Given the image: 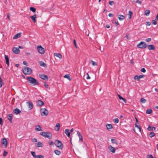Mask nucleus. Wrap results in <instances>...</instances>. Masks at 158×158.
<instances>
[{"mask_svg":"<svg viewBox=\"0 0 158 158\" xmlns=\"http://www.w3.org/2000/svg\"><path fill=\"white\" fill-rule=\"evenodd\" d=\"M13 112L15 114H18L20 113L21 111L19 109L17 108L14 110Z\"/></svg>","mask_w":158,"mask_h":158,"instance_id":"obj_18","label":"nucleus"},{"mask_svg":"<svg viewBox=\"0 0 158 158\" xmlns=\"http://www.w3.org/2000/svg\"><path fill=\"white\" fill-rule=\"evenodd\" d=\"M155 135V133L153 132H151L149 134V136L150 137H152Z\"/></svg>","mask_w":158,"mask_h":158,"instance_id":"obj_41","label":"nucleus"},{"mask_svg":"<svg viewBox=\"0 0 158 158\" xmlns=\"http://www.w3.org/2000/svg\"><path fill=\"white\" fill-rule=\"evenodd\" d=\"M118 19L120 21L123 20L125 19V17L123 15H119L118 16Z\"/></svg>","mask_w":158,"mask_h":158,"instance_id":"obj_25","label":"nucleus"},{"mask_svg":"<svg viewBox=\"0 0 158 158\" xmlns=\"http://www.w3.org/2000/svg\"><path fill=\"white\" fill-rule=\"evenodd\" d=\"M44 157L42 155H37L35 156V158H44Z\"/></svg>","mask_w":158,"mask_h":158,"instance_id":"obj_43","label":"nucleus"},{"mask_svg":"<svg viewBox=\"0 0 158 158\" xmlns=\"http://www.w3.org/2000/svg\"><path fill=\"white\" fill-rule=\"evenodd\" d=\"M144 76L143 75H140L139 76L136 75L134 77V79L138 81H139L140 80V79L141 78H143Z\"/></svg>","mask_w":158,"mask_h":158,"instance_id":"obj_10","label":"nucleus"},{"mask_svg":"<svg viewBox=\"0 0 158 158\" xmlns=\"http://www.w3.org/2000/svg\"><path fill=\"white\" fill-rule=\"evenodd\" d=\"M108 149L112 153H114L115 152V148L113 147L111 145H109L108 147Z\"/></svg>","mask_w":158,"mask_h":158,"instance_id":"obj_9","label":"nucleus"},{"mask_svg":"<svg viewBox=\"0 0 158 158\" xmlns=\"http://www.w3.org/2000/svg\"><path fill=\"white\" fill-rule=\"evenodd\" d=\"M108 16L110 17H111L113 16V14L111 13H109L108 14Z\"/></svg>","mask_w":158,"mask_h":158,"instance_id":"obj_62","label":"nucleus"},{"mask_svg":"<svg viewBox=\"0 0 158 158\" xmlns=\"http://www.w3.org/2000/svg\"><path fill=\"white\" fill-rule=\"evenodd\" d=\"M152 130H156V128L155 127H152Z\"/></svg>","mask_w":158,"mask_h":158,"instance_id":"obj_64","label":"nucleus"},{"mask_svg":"<svg viewBox=\"0 0 158 158\" xmlns=\"http://www.w3.org/2000/svg\"><path fill=\"white\" fill-rule=\"evenodd\" d=\"M152 112V110L151 109H148L146 111V113L147 114H151Z\"/></svg>","mask_w":158,"mask_h":158,"instance_id":"obj_40","label":"nucleus"},{"mask_svg":"<svg viewBox=\"0 0 158 158\" xmlns=\"http://www.w3.org/2000/svg\"><path fill=\"white\" fill-rule=\"evenodd\" d=\"M44 86L47 88H48V85L45 82H44Z\"/></svg>","mask_w":158,"mask_h":158,"instance_id":"obj_49","label":"nucleus"},{"mask_svg":"<svg viewBox=\"0 0 158 158\" xmlns=\"http://www.w3.org/2000/svg\"><path fill=\"white\" fill-rule=\"evenodd\" d=\"M5 58L6 61V63L7 64L8 67L9 65V59L8 56L5 55Z\"/></svg>","mask_w":158,"mask_h":158,"instance_id":"obj_19","label":"nucleus"},{"mask_svg":"<svg viewBox=\"0 0 158 158\" xmlns=\"http://www.w3.org/2000/svg\"><path fill=\"white\" fill-rule=\"evenodd\" d=\"M40 77L42 79L44 80H48V77L47 76L44 74L40 75Z\"/></svg>","mask_w":158,"mask_h":158,"instance_id":"obj_13","label":"nucleus"},{"mask_svg":"<svg viewBox=\"0 0 158 158\" xmlns=\"http://www.w3.org/2000/svg\"><path fill=\"white\" fill-rule=\"evenodd\" d=\"M86 75H87V77H86V79H89L90 78V77H89V74L88 73H87V74H86Z\"/></svg>","mask_w":158,"mask_h":158,"instance_id":"obj_57","label":"nucleus"},{"mask_svg":"<svg viewBox=\"0 0 158 158\" xmlns=\"http://www.w3.org/2000/svg\"><path fill=\"white\" fill-rule=\"evenodd\" d=\"M148 131H151L152 130V128H151V127L150 126H149L148 128Z\"/></svg>","mask_w":158,"mask_h":158,"instance_id":"obj_59","label":"nucleus"},{"mask_svg":"<svg viewBox=\"0 0 158 158\" xmlns=\"http://www.w3.org/2000/svg\"><path fill=\"white\" fill-rule=\"evenodd\" d=\"M21 36V33H18L16 34L13 38V39H16L19 38Z\"/></svg>","mask_w":158,"mask_h":158,"instance_id":"obj_20","label":"nucleus"},{"mask_svg":"<svg viewBox=\"0 0 158 158\" xmlns=\"http://www.w3.org/2000/svg\"><path fill=\"white\" fill-rule=\"evenodd\" d=\"M28 104V106L29 109V110H31L33 108V104L32 102H27Z\"/></svg>","mask_w":158,"mask_h":158,"instance_id":"obj_15","label":"nucleus"},{"mask_svg":"<svg viewBox=\"0 0 158 158\" xmlns=\"http://www.w3.org/2000/svg\"><path fill=\"white\" fill-rule=\"evenodd\" d=\"M151 23L150 22H147L146 23V25L147 26H150L151 25Z\"/></svg>","mask_w":158,"mask_h":158,"instance_id":"obj_54","label":"nucleus"},{"mask_svg":"<svg viewBox=\"0 0 158 158\" xmlns=\"http://www.w3.org/2000/svg\"><path fill=\"white\" fill-rule=\"evenodd\" d=\"M152 23L154 25H156L157 23V22L156 21V19L152 20Z\"/></svg>","mask_w":158,"mask_h":158,"instance_id":"obj_45","label":"nucleus"},{"mask_svg":"<svg viewBox=\"0 0 158 158\" xmlns=\"http://www.w3.org/2000/svg\"><path fill=\"white\" fill-rule=\"evenodd\" d=\"M55 144L56 146L60 149H62L63 148V144L59 140H56L55 141Z\"/></svg>","mask_w":158,"mask_h":158,"instance_id":"obj_4","label":"nucleus"},{"mask_svg":"<svg viewBox=\"0 0 158 158\" xmlns=\"http://www.w3.org/2000/svg\"><path fill=\"white\" fill-rule=\"evenodd\" d=\"M30 10L34 12L36 11V9L33 7H30Z\"/></svg>","mask_w":158,"mask_h":158,"instance_id":"obj_42","label":"nucleus"},{"mask_svg":"<svg viewBox=\"0 0 158 158\" xmlns=\"http://www.w3.org/2000/svg\"><path fill=\"white\" fill-rule=\"evenodd\" d=\"M90 63L93 66H97L98 65L96 62L92 60H91Z\"/></svg>","mask_w":158,"mask_h":158,"instance_id":"obj_33","label":"nucleus"},{"mask_svg":"<svg viewBox=\"0 0 158 158\" xmlns=\"http://www.w3.org/2000/svg\"><path fill=\"white\" fill-rule=\"evenodd\" d=\"M65 133L67 135L68 137H69L70 136V132H69V129H66L64 131Z\"/></svg>","mask_w":158,"mask_h":158,"instance_id":"obj_22","label":"nucleus"},{"mask_svg":"<svg viewBox=\"0 0 158 158\" xmlns=\"http://www.w3.org/2000/svg\"><path fill=\"white\" fill-rule=\"evenodd\" d=\"M40 134L45 138H47L49 139L52 138V134L50 132H41Z\"/></svg>","mask_w":158,"mask_h":158,"instance_id":"obj_2","label":"nucleus"},{"mask_svg":"<svg viewBox=\"0 0 158 158\" xmlns=\"http://www.w3.org/2000/svg\"><path fill=\"white\" fill-rule=\"evenodd\" d=\"M40 113L42 116H47L48 114V111L45 108H42L40 110Z\"/></svg>","mask_w":158,"mask_h":158,"instance_id":"obj_5","label":"nucleus"},{"mask_svg":"<svg viewBox=\"0 0 158 158\" xmlns=\"http://www.w3.org/2000/svg\"><path fill=\"white\" fill-rule=\"evenodd\" d=\"M2 118H0V125L2 124Z\"/></svg>","mask_w":158,"mask_h":158,"instance_id":"obj_60","label":"nucleus"},{"mask_svg":"<svg viewBox=\"0 0 158 158\" xmlns=\"http://www.w3.org/2000/svg\"><path fill=\"white\" fill-rule=\"evenodd\" d=\"M125 37L127 39H129V37L128 35H126L125 36Z\"/></svg>","mask_w":158,"mask_h":158,"instance_id":"obj_63","label":"nucleus"},{"mask_svg":"<svg viewBox=\"0 0 158 158\" xmlns=\"http://www.w3.org/2000/svg\"><path fill=\"white\" fill-rule=\"evenodd\" d=\"M150 10H146L145 11L144 15L147 16H148L149 15L150 13Z\"/></svg>","mask_w":158,"mask_h":158,"instance_id":"obj_28","label":"nucleus"},{"mask_svg":"<svg viewBox=\"0 0 158 158\" xmlns=\"http://www.w3.org/2000/svg\"><path fill=\"white\" fill-rule=\"evenodd\" d=\"M109 3L110 5L112 6L114 4V2L113 1H110L109 2Z\"/></svg>","mask_w":158,"mask_h":158,"instance_id":"obj_51","label":"nucleus"},{"mask_svg":"<svg viewBox=\"0 0 158 158\" xmlns=\"http://www.w3.org/2000/svg\"><path fill=\"white\" fill-rule=\"evenodd\" d=\"M37 145V147H43V144L41 142H38L36 143Z\"/></svg>","mask_w":158,"mask_h":158,"instance_id":"obj_34","label":"nucleus"},{"mask_svg":"<svg viewBox=\"0 0 158 158\" xmlns=\"http://www.w3.org/2000/svg\"><path fill=\"white\" fill-rule=\"evenodd\" d=\"M151 38H148L146 39L145 40L146 42H148L151 41Z\"/></svg>","mask_w":158,"mask_h":158,"instance_id":"obj_56","label":"nucleus"},{"mask_svg":"<svg viewBox=\"0 0 158 158\" xmlns=\"http://www.w3.org/2000/svg\"><path fill=\"white\" fill-rule=\"evenodd\" d=\"M148 48L149 50H155V47L153 45H149L148 46Z\"/></svg>","mask_w":158,"mask_h":158,"instance_id":"obj_26","label":"nucleus"},{"mask_svg":"<svg viewBox=\"0 0 158 158\" xmlns=\"http://www.w3.org/2000/svg\"><path fill=\"white\" fill-rule=\"evenodd\" d=\"M3 82V80L1 77H0V88L4 84Z\"/></svg>","mask_w":158,"mask_h":158,"instance_id":"obj_37","label":"nucleus"},{"mask_svg":"<svg viewBox=\"0 0 158 158\" xmlns=\"http://www.w3.org/2000/svg\"><path fill=\"white\" fill-rule=\"evenodd\" d=\"M135 127H137V128L138 129L139 131H141V127L140 126L139 124H137L135 123Z\"/></svg>","mask_w":158,"mask_h":158,"instance_id":"obj_39","label":"nucleus"},{"mask_svg":"<svg viewBox=\"0 0 158 158\" xmlns=\"http://www.w3.org/2000/svg\"><path fill=\"white\" fill-rule=\"evenodd\" d=\"M23 64L27 65V63L26 61H24L23 62Z\"/></svg>","mask_w":158,"mask_h":158,"instance_id":"obj_61","label":"nucleus"},{"mask_svg":"<svg viewBox=\"0 0 158 158\" xmlns=\"http://www.w3.org/2000/svg\"><path fill=\"white\" fill-rule=\"evenodd\" d=\"M36 15L35 14L30 17V18L32 19L34 23H35L36 22L35 18L36 17Z\"/></svg>","mask_w":158,"mask_h":158,"instance_id":"obj_21","label":"nucleus"},{"mask_svg":"<svg viewBox=\"0 0 158 158\" xmlns=\"http://www.w3.org/2000/svg\"><path fill=\"white\" fill-rule=\"evenodd\" d=\"M54 153L56 155L59 156L61 154V152L58 150H55L54 151Z\"/></svg>","mask_w":158,"mask_h":158,"instance_id":"obj_32","label":"nucleus"},{"mask_svg":"<svg viewBox=\"0 0 158 158\" xmlns=\"http://www.w3.org/2000/svg\"><path fill=\"white\" fill-rule=\"evenodd\" d=\"M7 153L8 152H7L6 151H4L3 155V156H5L7 155Z\"/></svg>","mask_w":158,"mask_h":158,"instance_id":"obj_48","label":"nucleus"},{"mask_svg":"<svg viewBox=\"0 0 158 158\" xmlns=\"http://www.w3.org/2000/svg\"><path fill=\"white\" fill-rule=\"evenodd\" d=\"M12 51L15 54H19L20 52V50L18 48L14 47Z\"/></svg>","mask_w":158,"mask_h":158,"instance_id":"obj_11","label":"nucleus"},{"mask_svg":"<svg viewBox=\"0 0 158 158\" xmlns=\"http://www.w3.org/2000/svg\"><path fill=\"white\" fill-rule=\"evenodd\" d=\"M60 124L58 123H57L55 126V129L56 131H58L60 129Z\"/></svg>","mask_w":158,"mask_h":158,"instance_id":"obj_23","label":"nucleus"},{"mask_svg":"<svg viewBox=\"0 0 158 158\" xmlns=\"http://www.w3.org/2000/svg\"><path fill=\"white\" fill-rule=\"evenodd\" d=\"M27 82L30 84L34 86L39 85V83L36 80L31 77H29L26 78Z\"/></svg>","mask_w":158,"mask_h":158,"instance_id":"obj_1","label":"nucleus"},{"mask_svg":"<svg viewBox=\"0 0 158 158\" xmlns=\"http://www.w3.org/2000/svg\"><path fill=\"white\" fill-rule=\"evenodd\" d=\"M2 145L4 148H6L7 144V140L6 138H3L2 140Z\"/></svg>","mask_w":158,"mask_h":158,"instance_id":"obj_8","label":"nucleus"},{"mask_svg":"<svg viewBox=\"0 0 158 158\" xmlns=\"http://www.w3.org/2000/svg\"><path fill=\"white\" fill-rule=\"evenodd\" d=\"M118 96L120 99L122 100L124 103H126V100L125 98H123L121 96L118 94Z\"/></svg>","mask_w":158,"mask_h":158,"instance_id":"obj_29","label":"nucleus"},{"mask_svg":"<svg viewBox=\"0 0 158 158\" xmlns=\"http://www.w3.org/2000/svg\"><path fill=\"white\" fill-rule=\"evenodd\" d=\"M39 52L41 54H43L45 51L44 49L41 45L38 46L37 47Z\"/></svg>","mask_w":158,"mask_h":158,"instance_id":"obj_7","label":"nucleus"},{"mask_svg":"<svg viewBox=\"0 0 158 158\" xmlns=\"http://www.w3.org/2000/svg\"><path fill=\"white\" fill-rule=\"evenodd\" d=\"M146 71V70L144 68H142L141 70V71L144 73H145Z\"/></svg>","mask_w":158,"mask_h":158,"instance_id":"obj_52","label":"nucleus"},{"mask_svg":"<svg viewBox=\"0 0 158 158\" xmlns=\"http://www.w3.org/2000/svg\"><path fill=\"white\" fill-rule=\"evenodd\" d=\"M32 141L33 142H37V139L36 138H33L32 139Z\"/></svg>","mask_w":158,"mask_h":158,"instance_id":"obj_53","label":"nucleus"},{"mask_svg":"<svg viewBox=\"0 0 158 158\" xmlns=\"http://www.w3.org/2000/svg\"><path fill=\"white\" fill-rule=\"evenodd\" d=\"M73 43H74V46L76 48H77V44H76V40L75 39H74L73 40Z\"/></svg>","mask_w":158,"mask_h":158,"instance_id":"obj_47","label":"nucleus"},{"mask_svg":"<svg viewBox=\"0 0 158 158\" xmlns=\"http://www.w3.org/2000/svg\"><path fill=\"white\" fill-rule=\"evenodd\" d=\"M140 102L143 103H145L147 101V100L143 98H141L140 99Z\"/></svg>","mask_w":158,"mask_h":158,"instance_id":"obj_35","label":"nucleus"},{"mask_svg":"<svg viewBox=\"0 0 158 158\" xmlns=\"http://www.w3.org/2000/svg\"><path fill=\"white\" fill-rule=\"evenodd\" d=\"M77 134L78 135L79 138V140H80L81 142H82L83 140V137L82 135H81V133H80L79 131H77Z\"/></svg>","mask_w":158,"mask_h":158,"instance_id":"obj_14","label":"nucleus"},{"mask_svg":"<svg viewBox=\"0 0 158 158\" xmlns=\"http://www.w3.org/2000/svg\"><path fill=\"white\" fill-rule=\"evenodd\" d=\"M132 15V12L131 11H129V13L128 14V18L129 19H131V15Z\"/></svg>","mask_w":158,"mask_h":158,"instance_id":"obj_38","label":"nucleus"},{"mask_svg":"<svg viewBox=\"0 0 158 158\" xmlns=\"http://www.w3.org/2000/svg\"><path fill=\"white\" fill-rule=\"evenodd\" d=\"M40 66H43L44 67H46V64H45L44 62L41 61L40 62Z\"/></svg>","mask_w":158,"mask_h":158,"instance_id":"obj_30","label":"nucleus"},{"mask_svg":"<svg viewBox=\"0 0 158 158\" xmlns=\"http://www.w3.org/2000/svg\"><path fill=\"white\" fill-rule=\"evenodd\" d=\"M23 72L25 75H29L31 73L32 70L31 69L25 66L23 68Z\"/></svg>","mask_w":158,"mask_h":158,"instance_id":"obj_3","label":"nucleus"},{"mask_svg":"<svg viewBox=\"0 0 158 158\" xmlns=\"http://www.w3.org/2000/svg\"><path fill=\"white\" fill-rule=\"evenodd\" d=\"M119 122V120L118 118H116L114 120V122L116 123H117Z\"/></svg>","mask_w":158,"mask_h":158,"instance_id":"obj_46","label":"nucleus"},{"mask_svg":"<svg viewBox=\"0 0 158 158\" xmlns=\"http://www.w3.org/2000/svg\"><path fill=\"white\" fill-rule=\"evenodd\" d=\"M137 47L140 48H145L147 47V45L144 42L141 41L137 44Z\"/></svg>","mask_w":158,"mask_h":158,"instance_id":"obj_6","label":"nucleus"},{"mask_svg":"<svg viewBox=\"0 0 158 158\" xmlns=\"http://www.w3.org/2000/svg\"><path fill=\"white\" fill-rule=\"evenodd\" d=\"M31 154L32 155V156L35 158V156H36L35 155V152L32 151L31 152Z\"/></svg>","mask_w":158,"mask_h":158,"instance_id":"obj_44","label":"nucleus"},{"mask_svg":"<svg viewBox=\"0 0 158 158\" xmlns=\"http://www.w3.org/2000/svg\"><path fill=\"white\" fill-rule=\"evenodd\" d=\"M13 114H9L8 115V119L10 121L11 123H12V119Z\"/></svg>","mask_w":158,"mask_h":158,"instance_id":"obj_24","label":"nucleus"},{"mask_svg":"<svg viewBox=\"0 0 158 158\" xmlns=\"http://www.w3.org/2000/svg\"><path fill=\"white\" fill-rule=\"evenodd\" d=\"M136 2L138 3V4H140V5H141V3H142V2L141 1H140V0H137L136 1Z\"/></svg>","mask_w":158,"mask_h":158,"instance_id":"obj_58","label":"nucleus"},{"mask_svg":"<svg viewBox=\"0 0 158 158\" xmlns=\"http://www.w3.org/2000/svg\"><path fill=\"white\" fill-rule=\"evenodd\" d=\"M35 130L36 131H42V128L40 126L38 125H36L35 126Z\"/></svg>","mask_w":158,"mask_h":158,"instance_id":"obj_12","label":"nucleus"},{"mask_svg":"<svg viewBox=\"0 0 158 158\" xmlns=\"http://www.w3.org/2000/svg\"><path fill=\"white\" fill-rule=\"evenodd\" d=\"M64 77L67 78L70 81L71 79L69 74H66L64 76Z\"/></svg>","mask_w":158,"mask_h":158,"instance_id":"obj_36","label":"nucleus"},{"mask_svg":"<svg viewBox=\"0 0 158 158\" xmlns=\"http://www.w3.org/2000/svg\"><path fill=\"white\" fill-rule=\"evenodd\" d=\"M49 144L50 145H54V142L52 141H51L49 142Z\"/></svg>","mask_w":158,"mask_h":158,"instance_id":"obj_50","label":"nucleus"},{"mask_svg":"<svg viewBox=\"0 0 158 158\" xmlns=\"http://www.w3.org/2000/svg\"><path fill=\"white\" fill-rule=\"evenodd\" d=\"M147 158H153V157L151 155H148Z\"/></svg>","mask_w":158,"mask_h":158,"instance_id":"obj_55","label":"nucleus"},{"mask_svg":"<svg viewBox=\"0 0 158 158\" xmlns=\"http://www.w3.org/2000/svg\"><path fill=\"white\" fill-rule=\"evenodd\" d=\"M106 128L108 130H110L112 128L113 126L111 124H107L106 126Z\"/></svg>","mask_w":158,"mask_h":158,"instance_id":"obj_27","label":"nucleus"},{"mask_svg":"<svg viewBox=\"0 0 158 158\" xmlns=\"http://www.w3.org/2000/svg\"><path fill=\"white\" fill-rule=\"evenodd\" d=\"M111 140L112 143L117 144L118 143V141L116 139H112Z\"/></svg>","mask_w":158,"mask_h":158,"instance_id":"obj_31","label":"nucleus"},{"mask_svg":"<svg viewBox=\"0 0 158 158\" xmlns=\"http://www.w3.org/2000/svg\"><path fill=\"white\" fill-rule=\"evenodd\" d=\"M54 56L59 58L60 59H61L62 58V57L61 54L60 53H54Z\"/></svg>","mask_w":158,"mask_h":158,"instance_id":"obj_17","label":"nucleus"},{"mask_svg":"<svg viewBox=\"0 0 158 158\" xmlns=\"http://www.w3.org/2000/svg\"><path fill=\"white\" fill-rule=\"evenodd\" d=\"M36 104L37 106H41L44 104V102L40 100L37 101Z\"/></svg>","mask_w":158,"mask_h":158,"instance_id":"obj_16","label":"nucleus"}]
</instances>
